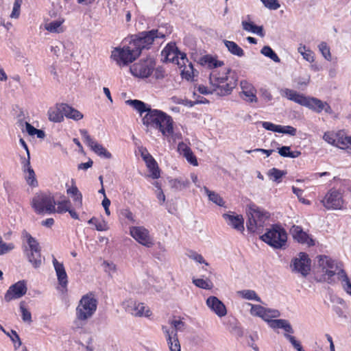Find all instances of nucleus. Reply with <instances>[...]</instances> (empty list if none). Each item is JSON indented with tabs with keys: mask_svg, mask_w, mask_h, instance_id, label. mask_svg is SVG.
I'll use <instances>...</instances> for the list:
<instances>
[{
	"mask_svg": "<svg viewBox=\"0 0 351 351\" xmlns=\"http://www.w3.org/2000/svg\"><path fill=\"white\" fill-rule=\"evenodd\" d=\"M126 104L136 110L142 117V123L147 129H155L160 131L162 134H169L171 131V124L173 119L166 112L151 108L141 100L129 99Z\"/></svg>",
	"mask_w": 351,
	"mask_h": 351,
	"instance_id": "f257e3e1",
	"label": "nucleus"
},
{
	"mask_svg": "<svg viewBox=\"0 0 351 351\" xmlns=\"http://www.w3.org/2000/svg\"><path fill=\"white\" fill-rule=\"evenodd\" d=\"M210 84L213 88L204 85H199L197 90L203 95L212 94L214 91L221 96L230 95L236 87L237 78L231 69L223 71H212L209 77Z\"/></svg>",
	"mask_w": 351,
	"mask_h": 351,
	"instance_id": "f03ea898",
	"label": "nucleus"
},
{
	"mask_svg": "<svg viewBox=\"0 0 351 351\" xmlns=\"http://www.w3.org/2000/svg\"><path fill=\"white\" fill-rule=\"evenodd\" d=\"M172 32L171 27H160L156 29L142 32L138 35L132 36L131 41L135 43L140 53L143 49H148L153 43L158 39H163Z\"/></svg>",
	"mask_w": 351,
	"mask_h": 351,
	"instance_id": "7ed1b4c3",
	"label": "nucleus"
},
{
	"mask_svg": "<svg viewBox=\"0 0 351 351\" xmlns=\"http://www.w3.org/2000/svg\"><path fill=\"white\" fill-rule=\"evenodd\" d=\"M248 216L246 223L248 231L261 234L270 217V214L256 205L252 204L249 206Z\"/></svg>",
	"mask_w": 351,
	"mask_h": 351,
	"instance_id": "20e7f679",
	"label": "nucleus"
},
{
	"mask_svg": "<svg viewBox=\"0 0 351 351\" xmlns=\"http://www.w3.org/2000/svg\"><path fill=\"white\" fill-rule=\"evenodd\" d=\"M135 43L131 40L123 48H115L112 51L111 57L119 66H125L132 62L140 56V50Z\"/></svg>",
	"mask_w": 351,
	"mask_h": 351,
	"instance_id": "39448f33",
	"label": "nucleus"
},
{
	"mask_svg": "<svg viewBox=\"0 0 351 351\" xmlns=\"http://www.w3.org/2000/svg\"><path fill=\"white\" fill-rule=\"evenodd\" d=\"M261 239L270 246L279 249L285 245L287 235L283 228L280 225L274 224L261 236Z\"/></svg>",
	"mask_w": 351,
	"mask_h": 351,
	"instance_id": "423d86ee",
	"label": "nucleus"
},
{
	"mask_svg": "<svg viewBox=\"0 0 351 351\" xmlns=\"http://www.w3.org/2000/svg\"><path fill=\"white\" fill-rule=\"evenodd\" d=\"M318 262L323 273L322 280L329 284L335 283L336 278L338 279L339 270L343 269L340 268L336 261L326 256H320Z\"/></svg>",
	"mask_w": 351,
	"mask_h": 351,
	"instance_id": "0eeeda50",
	"label": "nucleus"
},
{
	"mask_svg": "<svg viewBox=\"0 0 351 351\" xmlns=\"http://www.w3.org/2000/svg\"><path fill=\"white\" fill-rule=\"evenodd\" d=\"M318 262L323 273L322 280L329 284L335 283L336 278L338 279L339 270L343 269L340 268L336 261L326 256H320Z\"/></svg>",
	"mask_w": 351,
	"mask_h": 351,
	"instance_id": "6e6552de",
	"label": "nucleus"
},
{
	"mask_svg": "<svg viewBox=\"0 0 351 351\" xmlns=\"http://www.w3.org/2000/svg\"><path fill=\"white\" fill-rule=\"evenodd\" d=\"M56 204L54 197L46 193L36 194L31 202L32 208L38 215L54 213Z\"/></svg>",
	"mask_w": 351,
	"mask_h": 351,
	"instance_id": "1a4fd4ad",
	"label": "nucleus"
},
{
	"mask_svg": "<svg viewBox=\"0 0 351 351\" xmlns=\"http://www.w3.org/2000/svg\"><path fill=\"white\" fill-rule=\"evenodd\" d=\"M98 301L93 293L84 295L80 299L76 308L75 313H78L80 318L90 319L95 313L97 308Z\"/></svg>",
	"mask_w": 351,
	"mask_h": 351,
	"instance_id": "9d476101",
	"label": "nucleus"
},
{
	"mask_svg": "<svg viewBox=\"0 0 351 351\" xmlns=\"http://www.w3.org/2000/svg\"><path fill=\"white\" fill-rule=\"evenodd\" d=\"M130 234L141 245L146 247H152L154 240L150 232L144 226H132L130 228Z\"/></svg>",
	"mask_w": 351,
	"mask_h": 351,
	"instance_id": "9b49d317",
	"label": "nucleus"
},
{
	"mask_svg": "<svg viewBox=\"0 0 351 351\" xmlns=\"http://www.w3.org/2000/svg\"><path fill=\"white\" fill-rule=\"evenodd\" d=\"M323 206L328 210H338L343 207L342 193L336 189H330L322 200Z\"/></svg>",
	"mask_w": 351,
	"mask_h": 351,
	"instance_id": "f8f14e48",
	"label": "nucleus"
},
{
	"mask_svg": "<svg viewBox=\"0 0 351 351\" xmlns=\"http://www.w3.org/2000/svg\"><path fill=\"white\" fill-rule=\"evenodd\" d=\"M155 66V62L152 58L140 60L130 67V71L134 76L147 78L152 73Z\"/></svg>",
	"mask_w": 351,
	"mask_h": 351,
	"instance_id": "ddd939ff",
	"label": "nucleus"
},
{
	"mask_svg": "<svg viewBox=\"0 0 351 351\" xmlns=\"http://www.w3.org/2000/svg\"><path fill=\"white\" fill-rule=\"evenodd\" d=\"M290 267L292 271L299 273L305 277L311 270V260L306 253L300 252L291 261Z\"/></svg>",
	"mask_w": 351,
	"mask_h": 351,
	"instance_id": "4468645a",
	"label": "nucleus"
},
{
	"mask_svg": "<svg viewBox=\"0 0 351 351\" xmlns=\"http://www.w3.org/2000/svg\"><path fill=\"white\" fill-rule=\"evenodd\" d=\"M122 306L126 312L136 317H148L152 315L149 307L144 303H138L132 299L125 300Z\"/></svg>",
	"mask_w": 351,
	"mask_h": 351,
	"instance_id": "2eb2a0df",
	"label": "nucleus"
},
{
	"mask_svg": "<svg viewBox=\"0 0 351 351\" xmlns=\"http://www.w3.org/2000/svg\"><path fill=\"white\" fill-rule=\"evenodd\" d=\"M80 133L84 142L98 156L105 158H110L112 157V154L102 145L91 138L87 130L84 129L80 130Z\"/></svg>",
	"mask_w": 351,
	"mask_h": 351,
	"instance_id": "dca6fc26",
	"label": "nucleus"
},
{
	"mask_svg": "<svg viewBox=\"0 0 351 351\" xmlns=\"http://www.w3.org/2000/svg\"><path fill=\"white\" fill-rule=\"evenodd\" d=\"M241 91L239 93L240 97L248 104L258 102L256 89L253 84L245 80L240 82Z\"/></svg>",
	"mask_w": 351,
	"mask_h": 351,
	"instance_id": "f3484780",
	"label": "nucleus"
},
{
	"mask_svg": "<svg viewBox=\"0 0 351 351\" xmlns=\"http://www.w3.org/2000/svg\"><path fill=\"white\" fill-rule=\"evenodd\" d=\"M184 53L180 52L175 43H170L162 49L161 60L165 62H173L178 64L180 62V56Z\"/></svg>",
	"mask_w": 351,
	"mask_h": 351,
	"instance_id": "a211bd4d",
	"label": "nucleus"
},
{
	"mask_svg": "<svg viewBox=\"0 0 351 351\" xmlns=\"http://www.w3.org/2000/svg\"><path fill=\"white\" fill-rule=\"evenodd\" d=\"M304 106L308 108L317 113H321L322 111H324L326 113L329 114H332L333 113L331 107L327 102L322 101L315 97H307Z\"/></svg>",
	"mask_w": 351,
	"mask_h": 351,
	"instance_id": "6ab92c4d",
	"label": "nucleus"
},
{
	"mask_svg": "<svg viewBox=\"0 0 351 351\" xmlns=\"http://www.w3.org/2000/svg\"><path fill=\"white\" fill-rule=\"evenodd\" d=\"M27 292L26 284L24 281H19L9 287L4 295V300L9 302L19 299Z\"/></svg>",
	"mask_w": 351,
	"mask_h": 351,
	"instance_id": "aec40b11",
	"label": "nucleus"
},
{
	"mask_svg": "<svg viewBox=\"0 0 351 351\" xmlns=\"http://www.w3.org/2000/svg\"><path fill=\"white\" fill-rule=\"evenodd\" d=\"M223 218L228 226L241 233L243 232L244 219L241 215H236L234 213H225Z\"/></svg>",
	"mask_w": 351,
	"mask_h": 351,
	"instance_id": "412c9836",
	"label": "nucleus"
},
{
	"mask_svg": "<svg viewBox=\"0 0 351 351\" xmlns=\"http://www.w3.org/2000/svg\"><path fill=\"white\" fill-rule=\"evenodd\" d=\"M207 306L218 317L226 315L227 309L225 304L215 296H210L206 301Z\"/></svg>",
	"mask_w": 351,
	"mask_h": 351,
	"instance_id": "4be33fe9",
	"label": "nucleus"
},
{
	"mask_svg": "<svg viewBox=\"0 0 351 351\" xmlns=\"http://www.w3.org/2000/svg\"><path fill=\"white\" fill-rule=\"evenodd\" d=\"M178 65L182 69V77L188 81L192 80L194 77V69L193 64L189 62L186 54L181 55L180 62H178Z\"/></svg>",
	"mask_w": 351,
	"mask_h": 351,
	"instance_id": "5701e85b",
	"label": "nucleus"
},
{
	"mask_svg": "<svg viewBox=\"0 0 351 351\" xmlns=\"http://www.w3.org/2000/svg\"><path fill=\"white\" fill-rule=\"evenodd\" d=\"M291 233L295 240L302 244H306L308 246L315 245V241L300 226H293L291 229Z\"/></svg>",
	"mask_w": 351,
	"mask_h": 351,
	"instance_id": "b1692460",
	"label": "nucleus"
},
{
	"mask_svg": "<svg viewBox=\"0 0 351 351\" xmlns=\"http://www.w3.org/2000/svg\"><path fill=\"white\" fill-rule=\"evenodd\" d=\"M66 106V104H58L51 107L47 112L49 120L54 123L62 122L64 120Z\"/></svg>",
	"mask_w": 351,
	"mask_h": 351,
	"instance_id": "393cba45",
	"label": "nucleus"
},
{
	"mask_svg": "<svg viewBox=\"0 0 351 351\" xmlns=\"http://www.w3.org/2000/svg\"><path fill=\"white\" fill-rule=\"evenodd\" d=\"M202 66H206L208 69H213V71L217 70L222 71L224 69H228V67L221 68L220 70L218 68L223 66L224 63L223 61L219 60L216 57L211 55H205L202 56L198 62Z\"/></svg>",
	"mask_w": 351,
	"mask_h": 351,
	"instance_id": "a878e982",
	"label": "nucleus"
},
{
	"mask_svg": "<svg viewBox=\"0 0 351 351\" xmlns=\"http://www.w3.org/2000/svg\"><path fill=\"white\" fill-rule=\"evenodd\" d=\"M53 265L57 275L59 284L62 287H66L68 283L67 274L65 271L64 265L57 261L56 258H53Z\"/></svg>",
	"mask_w": 351,
	"mask_h": 351,
	"instance_id": "bb28decb",
	"label": "nucleus"
},
{
	"mask_svg": "<svg viewBox=\"0 0 351 351\" xmlns=\"http://www.w3.org/2000/svg\"><path fill=\"white\" fill-rule=\"evenodd\" d=\"M280 94L282 97H287L288 99L302 106H304L307 97L302 94L298 93L297 91L289 88L281 89Z\"/></svg>",
	"mask_w": 351,
	"mask_h": 351,
	"instance_id": "cd10ccee",
	"label": "nucleus"
},
{
	"mask_svg": "<svg viewBox=\"0 0 351 351\" xmlns=\"http://www.w3.org/2000/svg\"><path fill=\"white\" fill-rule=\"evenodd\" d=\"M71 182L72 185L71 186L66 184V193L72 197L76 206L81 208L82 206V195L76 186L74 180L72 179Z\"/></svg>",
	"mask_w": 351,
	"mask_h": 351,
	"instance_id": "c85d7f7f",
	"label": "nucleus"
},
{
	"mask_svg": "<svg viewBox=\"0 0 351 351\" xmlns=\"http://www.w3.org/2000/svg\"><path fill=\"white\" fill-rule=\"evenodd\" d=\"M247 20L245 19L241 21L243 29L246 32H252L261 37H263L265 36L263 27L262 26H258L254 24V23L250 21V17L249 15L247 16Z\"/></svg>",
	"mask_w": 351,
	"mask_h": 351,
	"instance_id": "c756f323",
	"label": "nucleus"
},
{
	"mask_svg": "<svg viewBox=\"0 0 351 351\" xmlns=\"http://www.w3.org/2000/svg\"><path fill=\"white\" fill-rule=\"evenodd\" d=\"M64 23V19L59 18L57 20L45 23V29L51 33L60 34L65 30L63 25Z\"/></svg>",
	"mask_w": 351,
	"mask_h": 351,
	"instance_id": "7c9ffc66",
	"label": "nucleus"
},
{
	"mask_svg": "<svg viewBox=\"0 0 351 351\" xmlns=\"http://www.w3.org/2000/svg\"><path fill=\"white\" fill-rule=\"evenodd\" d=\"M165 335L170 351H180L181 347L178 335H175V332H169L165 330Z\"/></svg>",
	"mask_w": 351,
	"mask_h": 351,
	"instance_id": "2f4dec72",
	"label": "nucleus"
},
{
	"mask_svg": "<svg viewBox=\"0 0 351 351\" xmlns=\"http://www.w3.org/2000/svg\"><path fill=\"white\" fill-rule=\"evenodd\" d=\"M23 167L24 171L27 173V175L25 176V180L27 184L32 186H36L37 181L36 179L35 172L30 165V162L29 159H27L25 161Z\"/></svg>",
	"mask_w": 351,
	"mask_h": 351,
	"instance_id": "473e14b6",
	"label": "nucleus"
},
{
	"mask_svg": "<svg viewBox=\"0 0 351 351\" xmlns=\"http://www.w3.org/2000/svg\"><path fill=\"white\" fill-rule=\"evenodd\" d=\"M269 326L272 328H282L288 333H293V329L290 323L286 319H273L269 322Z\"/></svg>",
	"mask_w": 351,
	"mask_h": 351,
	"instance_id": "72a5a7b5",
	"label": "nucleus"
},
{
	"mask_svg": "<svg viewBox=\"0 0 351 351\" xmlns=\"http://www.w3.org/2000/svg\"><path fill=\"white\" fill-rule=\"evenodd\" d=\"M25 237L27 239V243L28 244V248L26 247L25 250V252H34L36 254V255L37 256L38 252H40V247L38 242L36 241L35 238L32 237L27 232H25Z\"/></svg>",
	"mask_w": 351,
	"mask_h": 351,
	"instance_id": "f704fd0d",
	"label": "nucleus"
},
{
	"mask_svg": "<svg viewBox=\"0 0 351 351\" xmlns=\"http://www.w3.org/2000/svg\"><path fill=\"white\" fill-rule=\"evenodd\" d=\"M223 43L228 51L232 55L238 57H243L244 56V51L235 42L226 40L223 41Z\"/></svg>",
	"mask_w": 351,
	"mask_h": 351,
	"instance_id": "c9c22d12",
	"label": "nucleus"
},
{
	"mask_svg": "<svg viewBox=\"0 0 351 351\" xmlns=\"http://www.w3.org/2000/svg\"><path fill=\"white\" fill-rule=\"evenodd\" d=\"M335 146L342 149H351V136H345L339 132Z\"/></svg>",
	"mask_w": 351,
	"mask_h": 351,
	"instance_id": "e433bc0d",
	"label": "nucleus"
},
{
	"mask_svg": "<svg viewBox=\"0 0 351 351\" xmlns=\"http://www.w3.org/2000/svg\"><path fill=\"white\" fill-rule=\"evenodd\" d=\"M237 293L238 295H239L243 299L262 302L261 298L257 295L256 291L254 290L244 289L238 291Z\"/></svg>",
	"mask_w": 351,
	"mask_h": 351,
	"instance_id": "4c0bfd02",
	"label": "nucleus"
},
{
	"mask_svg": "<svg viewBox=\"0 0 351 351\" xmlns=\"http://www.w3.org/2000/svg\"><path fill=\"white\" fill-rule=\"evenodd\" d=\"M205 193L208 195L210 201L219 206H224L225 202L223 198L215 191H210L206 186L203 188Z\"/></svg>",
	"mask_w": 351,
	"mask_h": 351,
	"instance_id": "58836bf2",
	"label": "nucleus"
},
{
	"mask_svg": "<svg viewBox=\"0 0 351 351\" xmlns=\"http://www.w3.org/2000/svg\"><path fill=\"white\" fill-rule=\"evenodd\" d=\"M338 280L341 282L344 291L351 295V282L344 270H339Z\"/></svg>",
	"mask_w": 351,
	"mask_h": 351,
	"instance_id": "ea45409f",
	"label": "nucleus"
},
{
	"mask_svg": "<svg viewBox=\"0 0 351 351\" xmlns=\"http://www.w3.org/2000/svg\"><path fill=\"white\" fill-rule=\"evenodd\" d=\"M286 174V171L280 170L275 167L269 169L267 173L268 177L276 183L281 182L282 177L285 176Z\"/></svg>",
	"mask_w": 351,
	"mask_h": 351,
	"instance_id": "a19ab883",
	"label": "nucleus"
},
{
	"mask_svg": "<svg viewBox=\"0 0 351 351\" xmlns=\"http://www.w3.org/2000/svg\"><path fill=\"white\" fill-rule=\"evenodd\" d=\"M298 51L300 53L303 58L308 62H313L315 60L314 53L305 45H300L298 48Z\"/></svg>",
	"mask_w": 351,
	"mask_h": 351,
	"instance_id": "79ce46f5",
	"label": "nucleus"
},
{
	"mask_svg": "<svg viewBox=\"0 0 351 351\" xmlns=\"http://www.w3.org/2000/svg\"><path fill=\"white\" fill-rule=\"evenodd\" d=\"M64 116L68 119L79 121L83 118V114L77 110L66 104Z\"/></svg>",
	"mask_w": 351,
	"mask_h": 351,
	"instance_id": "37998d69",
	"label": "nucleus"
},
{
	"mask_svg": "<svg viewBox=\"0 0 351 351\" xmlns=\"http://www.w3.org/2000/svg\"><path fill=\"white\" fill-rule=\"evenodd\" d=\"M170 324L171 326V328L167 326H162V330L165 334V330H167L169 333L171 332H175V335H178V331L181 329L182 327L184 326V322L181 320L173 319L170 321Z\"/></svg>",
	"mask_w": 351,
	"mask_h": 351,
	"instance_id": "c03bdc74",
	"label": "nucleus"
},
{
	"mask_svg": "<svg viewBox=\"0 0 351 351\" xmlns=\"http://www.w3.org/2000/svg\"><path fill=\"white\" fill-rule=\"evenodd\" d=\"M146 166L149 171V176L153 179H157L160 176V172L158 164L155 159H153L146 163Z\"/></svg>",
	"mask_w": 351,
	"mask_h": 351,
	"instance_id": "a18cd8bd",
	"label": "nucleus"
},
{
	"mask_svg": "<svg viewBox=\"0 0 351 351\" xmlns=\"http://www.w3.org/2000/svg\"><path fill=\"white\" fill-rule=\"evenodd\" d=\"M278 154L282 157L291 158H295L301 155L300 151H291V148L289 146H282L278 148Z\"/></svg>",
	"mask_w": 351,
	"mask_h": 351,
	"instance_id": "49530a36",
	"label": "nucleus"
},
{
	"mask_svg": "<svg viewBox=\"0 0 351 351\" xmlns=\"http://www.w3.org/2000/svg\"><path fill=\"white\" fill-rule=\"evenodd\" d=\"M57 208L55 207L54 213L63 214L66 213L71 207V202L69 199H64L56 203Z\"/></svg>",
	"mask_w": 351,
	"mask_h": 351,
	"instance_id": "de8ad7c7",
	"label": "nucleus"
},
{
	"mask_svg": "<svg viewBox=\"0 0 351 351\" xmlns=\"http://www.w3.org/2000/svg\"><path fill=\"white\" fill-rule=\"evenodd\" d=\"M28 261L32 264L33 267L35 268L39 267L42 264V258L40 252H38V255L36 256L34 252H29L26 253Z\"/></svg>",
	"mask_w": 351,
	"mask_h": 351,
	"instance_id": "09e8293b",
	"label": "nucleus"
},
{
	"mask_svg": "<svg viewBox=\"0 0 351 351\" xmlns=\"http://www.w3.org/2000/svg\"><path fill=\"white\" fill-rule=\"evenodd\" d=\"M89 224L94 225L98 231H105L108 230V223L104 219H99L96 217H92L88 221Z\"/></svg>",
	"mask_w": 351,
	"mask_h": 351,
	"instance_id": "8fccbe9b",
	"label": "nucleus"
},
{
	"mask_svg": "<svg viewBox=\"0 0 351 351\" xmlns=\"http://www.w3.org/2000/svg\"><path fill=\"white\" fill-rule=\"evenodd\" d=\"M261 53L275 62L278 63L280 62V58L269 46H264L261 50Z\"/></svg>",
	"mask_w": 351,
	"mask_h": 351,
	"instance_id": "3c124183",
	"label": "nucleus"
},
{
	"mask_svg": "<svg viewBox=\"0 0 351 351\" xmlns=\"http://www.w3.org/2000/svg\"><path fill=\"white\" fill-rule=\"evenodd\" d=\"M280 315V313L278 310L265 308V311L263 314L262 319L269 324V322L272 320V318H277Z\"/></svg>",
	"mask_w": 351,
	"mask_h": 351,
	"instance_id": "603ef678",
	"label": "nucleus"
},
{
	"mask_svg": "<svg viewBox=\"0 0 351 351\" xmlns=\"http://www.w3.org/2000/svg\"><path fill=\"white\" fill-rule=\"evenodd\" d=\"M193 283L197 287L210 290L213 287V285L209 280L202 278H193Z\"/></svg>",
	"mask_w": 351,
	"mask_h": 351,
	"instance_id": "864d4df0",
	"label": "nucleus"
},
{
	"mask_svg": "<svg viewBox=\"0 0 351 351\" xmlns=\"http://www.w3.org/2000/svg\"><path fill=\"white\" fill-rule=\"evenodd\" d=\"M162 136L167 139L169 142L176 143L177 141L182 139V134L180 132H176L173 130V122L171 124V131L169 134H162Z\"/></svg>",
	"mask_w": 351,
	"mask_h": 351,
	"instance_id": "5fc2aeb1",
	"label": "nucleus"
},
{
	"mask_svg": "<svg viewBox=\"0 0 351 351\" xmlns=\"http://www.w3.org/2000/svg\"><path fill=\"white\" fill-rule=\"evenodd\" d=\"M251 306L250 314L253 316L263 317V314L265 311V308L263 306L258 304H253L251 303L248 304Z\"/></svg>",
	"mask_w": 351,
	"mask_h": 351,
	"instance_id": "6e6d98bb",
	"label": "nucleus"
},
{
	"mask_svg": "<svg viewBox=\"0 0 351 351\" xmlns=\"http://www.w3.org/2000/svg\"><path fill=\"white\" fill-rule=\"evenodd\" d=\"M88 320V319L86 317H81L80 319L79 314L75 313V319L73 324V329L75 330L82 329L87 324Z\"/></svg>",
	"mask_w": 351,
	"mask_h": 351,
	"instance_id": "4d7b16f0",
	"label": "nucleus"
},
{
	"mask_svg": "<svg viewBox=\"0 0 351 351\" xmlns=\"http://www.w3.org/2000/svg\"><path fill=\"white\" fill-rule=\"evenodd\" d=\"M20 310L22 315V319L23 322H27L28 324L32 323V314L30 311L25 308V302H21L20 303Z\"/></svg>",
	"mask_w": 351,
	"mask_h": 351,
	"instance_id": "13d9d810",
	"label": "nucleus"
},
{
	"mask_svg": "<svg viewBox=\"0 0 351 351\" xmlns=\"http://www.w3.org/2000/svg\"><path fill=\"white\" fill-rule=\"evenodd\" d=\"M15 245L13 243H5L2 238L0 237V255L9 253L13 250Z\"/></svg>",
	"mask_w": 351,
	"mask_h": 351,
	"instance_id": "bf43d9fd",
	"label": "nucleus"
},
{
	"mask_svg": "<svg viewBox=\"0 0 351 351\" xmlns=\"http://www.w3.org/2000/svg\"><path fill=\"white\" fill-rule=\"evenodd\" d=\"M338 136V132L334 133L331 132H326L324 133L323 136V139L326 141L328 143L335 146L337 144V138Z\"/></svg>",
	"mask_w": 351,
	"mask_h": 351,
	"instance_id": "052dcab7",
	"label": "nucleus"
},
{
	"mask_svg": "<svg viewBox=\"0 0 351 351\" xmlns=\"http://www.w3.org/2000/svg\"><path fill=\"white\" fill-rule=\"evenodd\" d=\"M319 49L320 52L322 53V56L324 57L325 59L327 60H331V53L330 51V48L325 42H322L319 46Z\"/></svg>",
	"mask_w": 351,
	"mask_h": 351,
	"instance_id": "680f3d73",
	"label": "nucleus"
},
{
	"mask_svg": "<svg viewBox=\"0 0 351 351\" xmlns=\"http://www.w3.org/2000/svg\"><path fill=\"white\" fill-rule=\"evenodd\" d=\"M285 337L289 341L295 350L298 351H305L301 346L300 341H297L295 338L287 333L285 334Z\"/></svg>",
	"mask_w": 351,
	"mask_h": 351,
	"instance_id": "e2e57ef3",
	"label": "nucleus"
},
{
	"mask_svg": "<svg viewBox=\"0 0 351 351\" xmlns=\"http://www.w3.org/2000/svg\"><path fill=\"white\" fill-rule=\"evenodd\" d=\"M259 93L262 99L265 102H270L273 99V96L269 89L262 87L259 89Z\"/></svg>",
	"mask_w": 351,
	"mask_h": 351,
	"instance_id": "0e129e2a",
	"label": "nucleus"
},
{
	"mask_svg": "<svg viewBox=\"0 0 351 351\" xmlns=\"http://www.w3.org/2000/svg\"><path fill=\"white\" fill-rule=\"evenodd\" d=\"M263 5L270 10H278L280 5L278 0H261Z\"/></svg>",
	"mask_w": 351,
	"mask_h": 351,
	"instance_id": "69168bd1",
	"label": "nucleus"
},
{
	"mask_svg": "<svg viewBox=\"0 0 351 351\" xmlns=\"http://www.w3.org/2000/svg\"><path fill=\"white\" fill-rule=\"evenodd\" d=\"M23 3V0H15L14 5H13V10L10 14L11 18H15L17 19L20 15V8L21 5Z\"/></svg>",
	"mask_w": 351,
	"mask_h": 351,
	"instance_id": "338daca9",
	"label": "nucleus"
},
{
	"mask_svg": "<svg viewBox=\"0 0 351 351\" xmlns=\"http://www.w3.org/2000/svg\"><path fill=\"white\" fill-rule=\"evenodd\" d=\"M9 337H10L12 341L14 343L15 349L19 348L22 343L17 332L15 330H12Z\"/></svg>",
	"mask_w": 351,
	"mask_h": 351,
	"instance_id": "774afa93",
	"label": "nucleus"
}]
</instances>
